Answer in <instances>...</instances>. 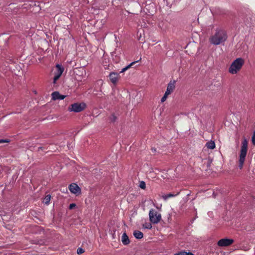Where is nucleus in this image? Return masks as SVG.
Wrapping results in <instances>:
<instances>
[{"instance_id": "1", "label": "nucleus", "mask_w": 255, "mask_h": 255, "mask_svg": "<svg viewBox=\"0 0 255 255\" xmlns=\"http://www.w3.org/2000/svg\"><path fill=\"white\" fill-rule=\"evenodd\" d=\"M227 39V35L225 30L217 29L215 33L210 37V41L214 45H219L224 42Z\"/></svg>"}, {"instance_id": "2", "label": "nucleus", "mask_w": 255, "mask_h": 255, "mask_svg": "<svg viewBox=\"0 0 255 255\" xmlns=\"http://www.w3.org/2000/svg\"><path fill=\"white\" fill-rule=\"evenodd\" d=\"M245 63V60L242 58H238L235 59L231 64L229 72L232 74H236L242 69Z\"/></svg>"}, {"instance_id": "3", "label": "nucleus", "mask_w": 255, "mask_h": 255, "mask_svg": "<svg viewBox=\"0 0 255 255\" xmlns=\"http://www.w3.org/2000/svg\"><path fill=\"white\" fill-rule=\"evenodd\" d=\"M248 150V142L245 139L242 143L241 149L240 154L239 167L240 169L243 168Z\"/></svg>"}, {"instance_id": "4", "label": "nucleus", "mask_w": 255, "mask_h": 255, "mask_svg": "<svg viewBox=\"0 0 255 255\" xmlns=\"http://www.w3.org/2000/svg\"><path fill=\"white\" fill-rule=\"evenodd\" d=\"M150 221L153 224H157L161 220V215L156 210L151 209L149 212Z\"/></svg>"}, {"instance_id": "5", "label": "nucleus", "mask_w": 255, "mask_h": 255, "mask_svg": "<svg viewBox=\"0 0 255 255\" xmlns=\"http://www.w3.org/2000/svg\"><path fill=\"white\" fill-rule=\"evenodd\" d=\"M86 108V104L84 103H76L71 105L68 107V111L75 113L80 112L83 111Z\"/></svg>"}, {"instance_id": "6", "label": "nucleus", "mask_w": 255, "mask_h": 255, "mask_svg": "<svg viewBox=\"0 0 255 255\" xmlns=\"http://www.w3.org/2000/svg\"><path fill=\"white\" fill-rule=\"evenodd\" d=\"M74 74L76 80L81 81L83 77L86 75V72L84 68H79L75 71Z\"/></svg>"}, {"instance_id": "7", "label": "nucleus", "mask_w": 255, "mask_h": 255, "mask_svg": "<svg viewBox=\"0 0 255 255\" xmlns=\"http://www.w3.org/2000/svg\"><path fill=\"white\" fill-rule=\"evenodd\" d=\"M64 71V68L59 64L56 65V71L54 72V76L53 78V83H55L56 81L61 76Z\"/></svg>"}, {"instance_id": "8", "label": "nucleus", "mask_w": 255, "mask_h": 255, "mask_svg": "<svg viewBox=\"0 0 255 255\" xmlns=\"http://www.w3.org/2000/svg\"><path fill=\"white\" fill-rule=\"evenodd\" d=\"M69 189L71 193L74 194H80L81 193L80 188L75 183L70 184Z\"/></svg>"}, {"instance_id": "9", "label": "nucleus", "mask_w": 255, "mask_h": 255, "mask_svg": "<svg viewBox=\"0 0 255 255\" xmlns=\"http://www.w3.org/2000/svg\"><path fill=\"white\" fill-rule=\"evenodd\" d=\"M175 88V81H170L168 84L165 94L169 95L171 94Z\"/></svg>"}, {"instance_id": "10", "label": "nucleus", "mask_w": 255, "mask_h": 255, "mask_svg": "<svg viewBox=\"0 0 255 255\" xmlns=\"http://www.w3.org/2000/svg\"><path fill=\"white\" fill-rule=\"evenodd\" d=\"M119 77V74L115 72H111L109 74L110 80L112 83L115 84L117 83Z\"/></svg>"}, {"instance_id": "11", "label": "nucleus", "mask_w": 255, "mask_h": 255, "mask_svg": "<svg viewBox=\"0 0 255 255\" xmlns=\"http://www.w3.org/2000/svg\"><path fill=\"white\" fill-rule=\"evenodd\" d=\"M234 243V240H219L218 245L220 247H227Z\"/></svg>"}, {"instance_id": "12", "label": "nucleus", "mask_w": 255, "mask_h": 255, "mask_svg": "<svg viewBox=\"0 0 255 255\" xmlns=\"http://www.w3.org/2000/svg\"><path fill=\"white\" fill-rule=\"evenodd\" d=\"M51 96L52 99L53 100H63L66 97V96L60 95V93L57 91L53 92Z\"/></svg>"}, {"instance_id": "13", "label": "nucleus", "mask_w": 255, "mask_h": 255, "mask_svg": "<svg viewBox=\"0 0 255 255\" xmlns=\"http://www.w3.org/2000/svg\"><path fill=\"white\" fill-rule=\"evenodd\" d=\"M179 193H180L179 192H177L176 194H173V193H170L167 194L163 195L162 196V198L164 200H167L169 198L174 197H175V196H177L178 195H179Z\"/></svg>"}, {"instance_id": "14", "label": "nucleus", "mask_w": 255, "mask_h": 255, "mask_svg": "<svg viewBox=\"0 0 255 255\" xmlns=\"http://www.w3.org/2000/svg\"><path fill=\"white\" fill-rule=\"evenodd\" d=\"M133 236L137 239H141L143 238V233L139 231H135L133 232Z\"/></svg>"}, {"instance_id": "15", "label": "nucleus", "mask_w": 255, "mask_h": 255, "mask_svg": "<svg viewBox=\"0 0 255 255\" xmlns=\"http://www.w3.org/2000/svg\"><path fill=\"white\" fill-rule=\"evenodd\" d=\"M206 146L209 149H213L215 148V142L214 141L211 140L210 141L206 143Z\"/></svg>"}, {"instance_id": "16", "label": "nucleus", "mask_w": 255, "mask_h": 255, "mask_svg": "<svg viewBox=\"0 0 255 255\" xmlns=\"http://www.w3.org/2000/svg\"><path fill=\"white\" fill-rule=\"evenodd\" d=\"M138 61H134V62H133L132 63H131L130 64H129V65H128V66H127L126 67L122 69V70H121V71L120 72V73H123L125 71H126L127 70H128V69H129L130 67H131L133 65H134L135 63L137 62Z\"/></svg>"}, {"instance_id": "17", "label": "nucleus", "mask_w": 255, "mask_h": 255, "mask_svg": "<svg viewBox=\"0 0 255 255\" xmlns=\"http://www.w3.org/2000/svg\"><path fill=\"white\" fill-rule=\"evenodd\" d=\"M51 196L50 195H46L43 199V203L45 204H48L50 201Z\"/></svg>"}, {"instance_id": "18", "label": "nucleus", "mask_w": 255, "mask_h": 255, "mask_svg": "<svg viewBox=\"0 0 255 255\" xmlns=\"http://www.w3.org/2000/svg\"><path fill=\"white\" fill-rule=\"evenodd\" d=\"M117 119V117L114 114H113L110 117V120L111 122H116Z\"/></svg>"}, {"instance_id": "19", "label": "nucleus", "mask_w": 255, "mask_h": 255, "mask_svg": "<svg viewBox=\"0 0 255 255\" xmlns=\"http://www.w3.org/2000/svg\"><path fill=\"white\" fill-rule=\"evenodd\" d=\"M139 187L142 189H144L146 187V184H145V182L142 181L141 182H140L139 183Z\"/></svg>"}, {"instance_id": "20", "label": "nucleus", "mask_w": 255, "mask_h": 255, "mask_svg": "<svg viewBox=\"0 0 255 255\" xmlns=\"http://www.w3.org/2000/svg\"><path fill=\"white\" fill-rule=\"evenodd\" d=\"M212 162V159L211 158L207 159V166L208 168L211 167V163Z\"/></svg>"}, {"instance_id": "21", "label": "nucleus", "mask_w": 255, "mask_h": 255, "mask_svg": "<svg viewBox=\"0 0 255 255\" xmlns=\"http://www.w3.org/2000/svg\"><path fill=\"white\" fill-rule=\"evenodd\" d=\"M84 252V250L82 248H78L77 250V253L78 255H80L83 254Z\"/></svg>"}, {"instance_id": "22", "label": "nucleus", "mask_w": 255, "mask_h": 255, "mask_svg": "<svg viewBox=\"0 0 255 255\" xmlns=\"http://www.w3.org/2000/svg\"><path fill=\"white\" fill-rule=\"evenodd\" d=\"M168 95H167L166 94H164V96H163V97L161 98V102L162 103L165 102L166 101V100L167 99V98L168 97Z\"/></svg>"}, {"instance_id": "23", "label": "nucleus", "mask_w": 255, "mask_h": 255, "mask_svg": "<svg viewBox=\"0 0 255 255\" xmlns=\"http://www.w3.org/2000/svg\"><path fill=\"white\" fill-rule=\"evenodd\" d=\"M252 141L253 144L255 145V131L254 132L252 137Z\"/></svg>"}, {"instance_id": "24", "label": "nucleus", "mask_w": 255, "mask_h": 255, "mask_svg": "<svg viewBox=\"0 0 255 255\" xmlns=\"http://www.w3.org/2000/svg\"><path fill=\"white\" fill-rule=\"evenodd\" d=\"M122 239H128V237L126 233H124L122 237Z\"/></svg>"}, {"instance_id": "25", "label": "nucleus", "mask_w": 255, "mask_h": 255, "mask_svg": "<svg viewBox=\"0 0 255 255\" xmlns=\"http://www.w3.org/2000/svg\"><path fill=\"white\" fill-rule=\"evenodd\" d=\"M122 243L125 245H127L130 243V240H122Z\"/></svg>"}, {"instance_id": "26", "label": "nucleus", "mask_w": 255, "mask_h": 255, "mask_svg": "<svg viewBox=\"0 0 255 255\" xmlns=\"http://www.w3.org/2000/svg\"><path fill=\"white\" fill-rule=\"evenodd\" d=\"M76 207V204L74 203L70 204L69 207V209H72Z\"/></svg>"}, {"instance_id": "27", "label": "nucleus", "mask_w": 255, "mask_h": 255, "mask_svg": "<svg viewBox=\"0 0 255 255\" xmlns=\"http://www.w3.org/2000/svg\"><path fill=\"white\" fill-rule=\"evenodd\" d=\"M8 141H7V140H3V139L0 140V143L6 142H8Z\"/></svg>"}, {"instance_id": "28", "label": "nucleus", "mask_w": 255, "mask_h": 255, "mask_svg": "<svg viewBox=\"0 0 255 255\" xmlns=\"http://www.w3.org/2000/svg\"><path fill=\"white\" fill-rule=\"evenodd\" d=\"M147 229H150L151 228V225L149 224L147 227H146Z\"/></svg>"}, {"instance_id": "29", "label": "nucleus", "mask_w": 255, "mask_h": 255, "mask_svg": "<svg viewBox=\"0 0 255 255\" xmlns=\"http://www.w3.org/2000/svg\"><path fill=\"white\" fill-rule=\"evenodd\" d=\"M85 243L86 244H87L86 242H84V243H82V246H83V247H84V244H85Z\"/></svg>"}, {"instance_id": "30", "label": "nucleus", "mask_w": 255, "mask_h": 255, "mask_svg": "<svg viewBox=\"0 0 255 255\" xmlns=\"http://www.w3.org/2000/svg\"><path fill=\"white\" fill-rule=\"evenodd\" d=\"M36 241V240H35V241ZM32 241H35V240H32ZM33 243H36V242H33Z\"/></svg>"}, {"instance_id": "31", "label": "nucleus", "mask_w": 255, "mask_h": 255, "mask_svg": "<svg viewBox=\"0 0 255 255\" xmlns=\"http://www.w3.org/2000/svg\"><path fill=\"white\" fill-rule=\"evenodd\" d=\"M223 239L227 240V239H228V238H224Z\"/></svg>"}, {"instance_id": "32", "label": "nucleus", "mask_w": 255, "mask_h": 255, "mask_svg": "<svg viewBox=\"0 0 255 255\" xmlns=\"http://www.w3.org/2000/svg\"><path fill=\"white\" fill-rule=\"evenodd\" d=\"M87 240H86V242L87 243ZM88 241H89V240H88Z\"/></svg>"}]
</instances>
